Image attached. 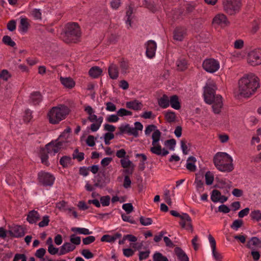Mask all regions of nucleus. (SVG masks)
Wrapping results in <instances>:
<instances>
[{"label":"nucleus","instance_id":"18","mask_svg":"<svg viewBox=\"0 0 261 261\" xmlns=\"http://www.w3.org/2000/svg\"><path fill=\"white\" fill-rule=\"evenodd\" d=\"M146 55L148 58H153L157 47L156 43L153 40H149L145 44Z\"/></svg>","mask_w":261,"mask_h":261},{"label":"nucleus","instance_id":"62","mask_svg":"<svg viewBox=\"0 0 261 261\" xmlns=\"http://www.w3.org/2000/svg\"><path fill=\"white\" fill-rule=\"evenodd\" d=\"M31 15L35 19H41V13L39 9H35L31 12Z\"/></svg>","mask_w":261,"mask_h":261},{"label":"nucleus","instance_id":"39","mask_svg":"<svg viewBox=\"0 0 261 261\" xmlns=\"http://www.w3.org/2000/svg\"><path fill=\"white\" fill-rule=\"evenodd\" d=\"M72 232L84 235H89L92 233L88 229L81 227H72L71 229Z\"/></svg>","mask_w":261,"mask_h":261},{"label":"nucleus","instance_id":"8","mask_svg":"<svg viewBox=\"0 0 261 261\" xmlns=\"http://www.w3.org/2000/svg\"><path fill=\"white\" fill-rule=\"evenodd\" d=\"M134 125L135 127H132L128 124H125L121 125L119 128L122 134H127L134 137H138L139 135V132L143 130V125L138 121L135 122Z\"/></svg>","mask_w":261,"mask_h":261},{"label":"nucleus","instance_id":"1","mask_svg":"<svg viewBox=\"0 0 261 261\" xmlns=\"http://www.w3.org/2000/svg\"><path fill=\"white\" fill-rule=\"evenodd\" d=\"M259 87V80L254 73L243 76L238 82V89L235 93L238 97H249L254 94Z\"/></svg>","mask_w":261,"mask_h":261},{"label":"nucleus","instance_id":"24","mask_svg":"<svg viewBox=\"0 0 261 261\" xmlns=\"http://www.w3.org/2000/svg\"><path fill=\"white\" fill-rule=\"evenodd\" d=\"M186 34V30L184 28H176L173 33L174 39L182 41Z\"/></svg>","mask_w":261,"mask_h":261},{"label":"nucleus","instance_id":"25","mask_svg":"<svg viewBox=\"0 0 261 261\" xmlns=\"http://www.w3.org/2000/svg\"><path fill=\"white\" fill-rule=\"evenodd\" d=\"M122 235L120 233L117 232L113 235L105 234L103 235L100 239L101 242H105L108 243H114L115 241L121 237Z\"/></svg>","mask_w":261,"mask_h":261},{"label":"nucleus","instance_id":"3","mask_svg":"<svg viewBox=\"0 0 261 261\" xmlns=\"http://www.w3.org/2000/svg\"><path fill=\"white\" fill-rule=\"evenodd\" d=\"M152 133L151 135L152 147H150V151L156 155H166L169 151L165 148H162L160 141L161 138V133L157 128V127L153 124L148 125L146 126L144 131L145 135L148 136Z\"/></svg>","mask_w":261,"mask_h":261},{"label":"nucleus","instance_id":"41","mask_svg":"<svg viewBox=\"0 0 261 261\" xmlns=\"http://www.w3.org/2000/svg\"><path fill=\"white\" fill-rule=\"evenodd\" d=\"M178 69L181 71L187 68V62L184 58H180L176 62Z\"/></svg>","mask_w":261,"mask_h":261},{"label":"nucleus","instance_id":"60","mask_svg":"<svg viewBox=\"0 0 261 261\" xmlns=\"http://www.w3.org/2000/svg\"><path fill=\"white\" fill-rule=\"evenodd\" d=\"M192 244L193 246L194 249L196 251L199 249L200 244L199 240L197 236H195L192 240Z\"/></svg>","mask_w":261,"mask_h":261},{"label":"nucleus","instance_id":"9","mask_svg":"<svg viewBox=\"0 0 261 261\" xmlns=\"http://www.w3.org/2000/svg\"><path fill=\"white\" fill-rule=\"evenodd\" d=\"M246 61L251 66L261 65V48L256 47L250 50L247 54Z\"/></svg>","mask_w":261,"mask_h":261},{"label":"nucleus","instance_id":"48","mask_svg":"<svg viewBox=\"0 0 261 261\" xmlns=\"http://www.w3.org/2000/svg\"><path fill=\"white\" fill-rule=\"evenodd\" d=\"M117 114L118 116L124 117L126 116H132L133 113L126 109L121 108L117 112Z\"/></svg>","mask_w":261,"mask_h":261},{"label":"nucleus","instance_id":"37","mask_svg":"<svg viewBox=\"0 0 261 261\" xmlns=\"http://www.w3.org/2000/svg\"><path fill=\"white\" fill-rule=\"evenodd\" d=\"M169 98L168 97L164 95L158 100L159 105L162 108H166L169 106Z\"/></svg>","mask_w":261,"mask_h":261},{"label":"nucleus","instance_id":"35","mask_svg":"<svg viewBox=\"0 0 261 261\" xmlns=\"http://www.w3.org/2000/svg\"><path fill=\"white\" fill-rule=\"evenodd\" d=\"M169 105L175 110H179L180 108V103L179 101L177 96L173 95L170 97L169 99Z\"/></svg>","mask_w":261,"mask_h":261},{"label":"nucleus","instance_id":"7","mask_svg":"<svg viewBox=\"0 0 261 261\" xmlns=\"http://www.w3.org/2000/svg\"><path fill=\"white\" fill-rule=\"evenodd\" d=\"M84 111L88 115V119L92 123L90 125V129L95 132L99 129L102 122L103 117H97L94 113V110L90 106H85Z\"/></svg>","mask_w":261,"mask_h":261},{"label":"nucleus","instance_id":"15","mask_svg":"<svg viewBox=\"0 0 261 261\" xmlns=\"http://www.w3.org/2000/svg\"><path fill=\"white\" fill-rule=\"evenodd\" d=\"M179 224L182 228L191 232H193V228L192 224V220L188 214L182 213L181 214Z\"/></svg>","mask_w":261,"mask_h":261},{"label":"nucleus","instance_id":"61","mask_svg":"<svg viewBox=\"0 0 261 261\" xmlns=\"http://www.w3.org/2000/svg\"><path fill=\"white\" fill-rule=\"evenodd\" d=\"M10 77L11 74L7 70H3L0 73V78L4 81H7Z\"/></svg>","mask_w":261,"mask_h":261},{"label":"nucleus","instance_id":"54","mask_svg":"<svg viewBox=\"0 0 261 261\" xmlns=\"http://www.w3.org/2000/svg\"><path fill=\"white\" fill-rule=\"evenodd\" d=\"M140 222L142 225L148 226L152 224V220L150 218H146L141 216L140 218Z\"/></svg>","mask_w":261,"mask_h":261},{"label":"nucleus","instance_id":"53","mask_svg":"<svg viewBox=\"0 0 261 261\" xmlns=\"http://www.w3.org/2000/svg\"><path fill=\"white\" fill-rule=\"evenodd\" d=\"M49 216L47 215L44 216L42 218V220L38 223V226L40 227L47 226L49 224Z\"/></svg>","mask_w":261,"mask_h":261},{"label":"nucleus","instance_id":"19","mask_svg":"<svg viewBox=\"0 0 261 261\" xmlns=\"http://www.w3.org/2000/svg\"><path fill=\"white\" fill-rule=\"evenodd\" d=\"M217 186L220 189H224V194H228L232 185L231 182L228 179L222 178L217 180Z\"/></svg>","mask_w":261,"mask_h":261},{"label":"nucleus","instance_id":"36","mask_svg":"<svg viewBox=\"0 0 261 261\" xmlns=\"http://www.w3.org/2000/svg\"><path fill=\"white\" fill-rule=\"evenodd\" d=\"M133 8L129 6L126 13L125 23L127 28L131 27V21L133 19Z\"/></svg>","mask_w":261,"mask_h":261},{"label":"nucleus","instance_id":"27","mask_svg":"<svg viewBox=\"0 0 261 261\" xmlns=\"http://www.w3.org/2000/svg\"><path fill=\"white\" fill-rule=\"evenodd\" d=\"M108 72L110 77L112 79H117L119 74L117 66L113 63H112L109 67Z\"/></svg>","mask_w":261,"mask_h":261},{"label":"nucleus","instance_id":"20","mask_svg":"<svg viewBox=\"0 0 261 261\" xmlns=\"http://www.w3.org/2000/svg\"><path fill=\"white\" fill-rule=\"evenodd\" d=\"M211 199L214 202H220L224 203L228 199V197L222 195L217 190H214L211 193Z\"/></svg>","mask_w":261,"mask_h":261},{"label":"nucleus","instance_id":"22","mask_svg":"<svg viewBox=\"0 0 261 261\" xmlns=\"http://www.w3.org/2000/svg\"><path fill=\"white\" fill-rule=\"evenodd\" d=\"M76 248L74 244L70 242L64 243L60 248L59 255H64L68 252L73 251Z\"/></svg>","mask_w":261,"mask_h":261},{"label":"nucleus","instance_id":"26","mask_svg":"<svg viewBox=\"0 0 261 261\" xmlns=\"http://www.w3.org/2000/svg\"><path fill=\"white\" fill-rule=\"evenodd\" d=\"M40 217V216L37 211L33 210L28 214L27 220L29 223L34 224L39 220Z\"/></svg>","mask_w":261,"mask_h":261},{"label":"nucleus","instance_id":"11","mask_svg":"<svg viewBox=\"0 0 261 261\" xmlns=\"http://www.w3.org/2000/svg\"><path fill=\"white\" fill-rule=\"evenodd\" d=\"M219 62L213 58L205 59L202 63V67L206 72L213 73L217 71L220 68Z\"/></svg>","mask_w":261,"mask_h":261},{"label":"nucleus","instance_id":"46","mask_svg":"<svg viewBox=\"0 0 261 261\" xmlns=\"http://www.w3.org/2000/svg\"><path fill=\"white\" fill-rule=\"evenodd\" d=\"M70 242L75 246L76 245H79L81 242V238L74 234H72L70 236Z\"/></svg>","mask_w":261,"mask_h":261},{"label":"nucleus","instance_id":"21","mask_svg":"<svg viewBox=\"0 0 261 261\" xmlns=\"http://www.w3.org/2000/svg\"><path fill=\"white\" fill-rule=\"evenodd\" d=\"M246 246L251 250L259 249L261 248V240L257 237H252L248 241Z\"/></svg>","mask_w":261,"mask_h":261},{"label":"nucleus","instance_id":"4","mask_svg":"<svg viewBox=\"0 0 261 261\" xmlns=\"http://www.w3.org/2000/svg\"><path fill=\"white\" fill-rule=\"evenodd\" d=\"M214 164L216 168L222 172H230L234 169L233 160L226 152H219L216 154Z\"/></svg>","mask_w":261,"mask_h":261},{"label":"nucleus","instance_id":"14","mask_svg":"<svg viewBox=\"0 0 261 261\" xmlns=\"http://www.w3.org/2000/svg\"><path fill=\"white\" fill-rule=\"evenodd\" d=\"M8 232L11 237L16 238L22 237L25 234L24 228L17 225L9 226Z\"/></svg>","mask_w":261,"mask_h":261},{"label":"nucleus","instance_id":"44","mask_svg":"<svg viewBox=\"0 0 261 261\" xmlns=\"http://www.w3.org/2000/svg\"><path fill=\"white\" fill-rule=\"evenodd\" d=\"M250 217L252 219L257 222L261 221V211L259 210H254L251 212Z\"/></svg>","mask_w":261,"mask_h":261},{"label":"nucleus","instance_id":"23","mask_svg":"<svg viewBox=\"0 0 261 261\" xmlns=\"http://www.w3.org/2000/svg\"><path fill=\"white\" fill-rule=\"evenodd\" d=\"M126 107L128 109H132L134 111H138L141 110L143 105L142 103L137 99L126 102Z\"/></svg>","mask_w":261,"mask_h":261},{"label":"nucleus","instance_id":"64","mask_svg":"<svg viewBox=\"0 0 261 261\" xmlns=\"http://www.w3.org/2000/svg\"><path fill=\"white\" fill-rule=\"evenodd\" d=\"M119 119V118L117 114V115H115V114L110 115L106 118V120L108 122H113V123H115V122L118 121Z\"/></svg>","mask_w":261,"mask_h":261},{"label":"nucleus","instance_id":"34","mask_svg":"<svg viewBox=\"0 0 261 261\" xmlns=\"http://www.w3.org/2000/svg\"><path fill=\"white\" fill-rule=\"evenodd\" d=\"M42 101V96L39 92H34L31 94L30 101L34 105H38Z\"/></svg>","mask_w":261,"mask_h":261},{"label":"nucleus","instance_id":"50","mask_svg":"<svg viewBox=\"0 0 261 261\" xmlns=\"http://www.w3.org/2000/svg\"><path fill=\"white\" fill-rule=\"evenodd\" d=\"M3 41L5 44L11 47H14L16 45L15 42L9 36H4L3 38Z\"/></svg>","mask_w":261,"mask_h":261},{"label":"nucleus","instance_id":"2","mask_svg":"<svg viewBox=\"0 0 261 261\" xmlns=\"http://www.w3.org/2000/svg\"><path fill=\"white\" fill-rule=\"evenodd\" d=\"M217 88L214 83H207L204 87L203 98L205 103L211 105L213 112L219 114L223 107L222 97L215 94Z\"/></svg>","mask_w":261,"mask_h":261},{"label":"nucleus","instance_id":"63","mask_svg":"<svg viewBox=\"0 0 261 261\" xmlns=\"http://www.w3.org/2000/svg\"><path fill=\"white\" fill-rule=\"evenodd\" d=\"M122 208L127 213L129 214L133 211L134 207L132 203H127L122 205Z\"/></svg>","mask_w":261,"mask_h":261},{"label":"nucleus","instance_id":"38","mask_svg":"<svg viewBox=\"0 0 261 261\" xmlns=\"http://www.w3.org/2000/svg\"><path fill=\"white\" fill-rule=\"evenodd\" d=\"M245 56V54L242 51H234L231 53V58L233 60H242L244 59Z\"/></svg>","mask_w":261,"mask_h":261},{"label":"nucleus","instance_id":"32","mask_svg":"<svg viewBox=\"0 0 261 261\" xmlns=\"http://www.w3.org/2000/svg\"><path fill=\"white\" fill-rule=\"evenodd\" d=\"M62 84L66 88H72L75 86L74 81L70 77H60Z\"/></svg>","mask_w":261,"mask_h":261},{"label":"nucleus","instance_id":"52","mask_svg":"<svg viewBox=\"0 0 261 261\" xmlns=\"http://www.w3.org/2000/svg\"><path fill=\"white\" fill-rule=\"evenodd\" d=\"M243 225V221L241 219L235 220L230 227L232 229L238 230L239 228H240Z\"/></svg>","mask_w":261,"mask_h":261},{"label":"nucleus","instance_id":"45","mask_svg":"<svg viewBox=\"0 0 261 261\" xmlns=\"http://www.w3.org/2000/svg\"><path fill=\"white\" fill-rule=\"evenodd\" d=\"M120 163L122 167L124 168H127L134 166L133 163L128 158L121 159Z\"/></svg>","mask_w":261,"mask_h":261},{"label":"nucleus","instance_id":"49","mask_svg":"<svg viewBox=\"0 0 261 261\" xmlns=\"http://www.w3.org/2000/svg\"><path fill=\"white\" fill-rule=\"evenodd\" d=\"M164 145L171 150H174L176 145V141L173 139L168 140L165 141Z\"/></svg>","mask_w":261,"mask_h":261},{"label":"nucleus","instance_id":"10","mask_svg":"<svg viewBox=\"0 0 261 261\" xmlns=\"http://www.w3.org/2000/svg\"><path fill=\"white\" fill-rule=\"evenodd\" d=\"M224 10L229 14L232 15L238 12L241 6L242 0H223Z\"/></svg>","mask_w":261,"mask_h":261},{"label":"nucleus","instance_id":"55","mask_svg":"<svg viewBox=\"0 0 261 261\" xmlns=\"http://www.w3.org/2000/svg\"><path fill=\"white\" fill-rule=\"evenodd\" d=\"M114 138V135L111 133H107L105 134L103 136L104 141L106 145H109L110 144V140L113 139Z\"/></svg>","mask_w":261,"mask_h":261},{"label":"nucleus","instance_id":"58","mask_svg":"<svg viewBox=\"0 0 261 261\" xmlns=\"http://www.w3.org/2000/svg\"><path fill=\"white\" fill-rule=\"evenodd\" d=\"M46 253V250L44 248H40L38 249L36 253H35V256L41 259L42 260H44V259L43 258V257Z\"/></svg>","mask_w":261,"mask_h":261},{"label":"nucleus","instance_id":"59","mask_svg":"<svg viewBox=\"0 0 261 261\" xmlns=\"http://www.w3.org/2000/svg\"><path fill=\"white\" fill-rule=\"evenodd\" d=\"M81 254L86 259H91L94 257L93 254L88 249L83 250Z\"/></svg>","mask_w":261,"mask_h":261},{"label":"nucleus","instance_id":"16","mask_svg":"<svg viewBox=\"0 0 261 261\" xmlns=\"http://www.w3.org/2000/svg\"><path fill=\"white\" fill-rule=\"evenodd\" d=\"M212 23L215 26L224 28L227 26L229 22L225 15L218 14L214 17Z\"/></svg>","mask_w":261,"mask_h":261},{"label":"nucleus","instance_id":"12","mask_svg":"<svg viewBox=\"0 0 261 261\" xmlns=\"http://www.w3.org/2000/svg\"><path fill=\"white\" fill-rule=\"evenodd\" d=\"M63 147V142L57 139L46 145L45 149L48 154L54 155Z\"/></svg>","mask_w":261,"mask_h":261},{"label":"nucleus","instance_id":"40","mask_svg":"<svg viewBox=\"0 0 261 261\" xmlns=\"http://www.w3.org/2000/svg\"><path fill=\"white\" fill-rule=\"evenodd\" d=\"M205 184L208 186L212 185L214 180V173L212 171H207L205 174Z\"/></svg>","mask_w":261,"mask_h":261},{"label":"nucleus","instance_id":"51","mask_svg":"<svg viewBox=\"0 0 261 261\" xmlns=\"http://www.w3.org/2000/svg\"><path fill=\"white\" fill-rule=\"evenodd\" d=\"M244 47V41L241 39H237L233 42V47L237 49H241Z\"/></svg>","mask_w":261,"mask_h":261},{"label":"nucleus","instance_id":"31","mask_svg":"<svg viewBox=\"0 0 261 261\" xmlns=\"http://www.w3.org/2000/svg\"><path fill=\"white\" fill-rule=\"evenodd\" d=\"M70 133L71 128L70 127H67L60 135L58 140L63 142V144L64 145L65 142L68 141L70 136Z\"/></svg>","mask_w":261,"mask_h":261},{"label":"nucleus","instance_id":"47","mask_svg":"<svg viewBox=\"0 0 261 261\" xmlns=\"http://www.w3.org/2000/svg\"><path fill=\"white\" fill-rule=\"evenodd\" d=\"M71 161L70 157L64 156L60 159V163L64 167H66L70 164Z\"/></svg>","mask_w":261,"mask_h":261},{"label":"nucleus","instance_id":"30","mask_svg":"<svg viewBox=\"0 0 261 261\" xmlns=\"http://www.w3.org/2000/svg\"><path fill=\"white\" fill-rule=\"evenodd\" d=\"M29 23L28 19L25 17H21L19 30L21 33H26L29 28Z\"/></svg>","mask_w":261,"mask_h":261},{"label":"nucleus","instance_id":"33","mask_svg":"<svg viewBox=\"0 0 261 261\" xmlns=\"http://www.w3.org/2000/svg\"><path fill=\"white\" fill-rule=\"evenodd\" d=\"M102 72V70L98 66L92 67L89 71V75L94 79L98 77Z\"/></svg>","mask_w":261,"mask_h":261},{"label":"nucleus","instance_id":"17","mask_svg":"<svg viewBox=\"0 0 261 261\" xmlns=\"http://www.w3.org/2000/svg\"><path fill=\"white\" fill-rule=\"evenodd\" d=\"M208 239L212 251V255L216 261H221L223 256L221 253L216 250V243L215 239L209 234Z\"/></svg>","mask_w":261,"mask_h":261},{"label":"nucleus","instance_id":"28","mask_svg":"<svg viewBox=\"0 0 261 261\" xmlns=\"http://www.w3.org/2000/svg\"><path fill=\"white\" fill-rule=\"evenodd\" d=\"M196 159L194 156H190L187 160L186 168L190 171L194 172L196 170L195 163Z\"/></svg>","mask_w":261,"mask_h":261},{"label":"nucleus","instance_id":"43","mask_svg":"<svg viewBox=\"0 0 261 261\" xmlns=\"http://www.w3.org/2000/svg\"><path fill=\"white\" fill-rule=\"evenodd\" d=\"M153 261H169L167 257L159 252H155L153 256Z\"/></svg>","mask_w":261,"mask_h":261},{"label":"nucleus","instance_id":"42","mask_svg":"<svg viewBox=\"0 0 261 261\" xmlns=\"http://www.w3.org/2000/svg\"><path fill=\"white\" fill-rule=\"evenodd\" d=\"M180 147L184 154H187L189 152L190 144L188 143L185 140H181Z\"/></svg>","mask_w":261,"mask_h":261},{"label":"nucleus","instance_id":"13","mask_svg":"<svg viewBox=\"0 0 261 261\" xmlns=\"http://www.w3.org/2000/svg\"><path fill=\"white\" fill-rule=\"evenodd\" d=\"M39 182L44 186H53L55 177L50 173L45 172H40L38 173Z\"/></svg>","mask_w":261,"mask_h":261},{"label":"nucleus","instance_id":"6","mask_svg":"<svg viewBox=\"0 0 261 261\" xmlns=\"http://www.w3.org/2000/svg\"><path fill=\"white\" fill-rule=\"evenodd\" d=\"M81 36L80 28L77 23H69L66 25L64 40L67 43L76 42Z\"/></svg>","mask_w":261,"mask_h":261},{"label":"nucleus","instance_id":"29","mask_svg":"<svg viewBox=\"0 0 261 261\" xmlns=\"http://www.w3.org/2000/svg\"><path fill=\"white\" fill-rule=\"evenodd\" d=\"M175 253L179 261H189L187 255L181 248L179 247L175 248Z\"/></svg>","mask_w":261,"mask_h":261},{"label":"nucleus","instance_id":"56","mask_svg":"<svg viewBox=\"0 0 261 261\" xmlns=\"http://www.w3.org/2000/svg\"><path fill=\"white\" fill-rule=\"evenodd\" d=\"M166 119L168 122H173L175 120V114L174 112L168 111L165 114Z\"/></svg>","mask_w":261,"mask_h":261},{"label":"nucleus","instance_id":"5","mask_svg":"<svg viewBox=\"0 0 261 261\" xmlns=\"http://www.w3.org/2000/svg\"><path fill=\"white\" fill-rule=\"evenodd\" d=\"M69 113V108L63 105H59L50 109L47 113V118L50 123L58 124L65 119Z\"/></svg>","mask_w":261,"mask_h":261},{"label":"nucleus","instance_id":"57","mask_svg":"<svg viewBox=\"0 0 261 261\" xmlns=\"http://www.w3.org/2000/svg\"><path fill=\"white\" fill-rule=\"evenodd\" d=\"M100 203L103 206H107L110 204V197L109 196H102L100 198Z\"/></svg>","mask_w":261,"mask_h":261}]
</instances>
